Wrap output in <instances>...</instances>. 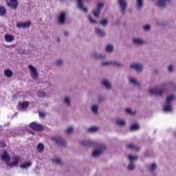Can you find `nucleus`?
<instances>
[{
    "mask_svg": "<svg viewBox=\"0 0 176 176\" xmlns=\"http://www.w3.org/2000/svg\"><path fill=\"white\" fill-rule=\"evenodd\" d=\"M80 144L82 146H87L89 148L95 147V151L91 153L92 157H99V156H101L107 151V146L105 144H102L96 146V142L91 140H83L80 142Z\"/></svg>",
    "mask_w": 176,
    "mask_h": 176,
    "instance_id": "obj_1",
    "label": "nucleus"
},
{
    "mask_svg": "<svg viewBox=\"0 0 176 176\" xmlns=\"http://www.w3.org/2000/svg\"><path fill=\"white\" fill-rule=\"evenodd\" d=\"M16 115H17V113H15V116H16Z\"/></svg>",
    "mask_w": 176,
    "mask_h": 176,
    "instance_id": "obj_60",
    "label": "nucleus"
},
{
    "mask_svg": "<svg viewBox=\"0 0 176 176\" xmlns=\"http://www.w3.org/2000/svg\"><path fill=\"white\" fill-rule=\"evenodd\" d=\"M31 21H26L25 23L18 22L16 24V28H30L32 25Z\"/></svg>",
    "mask_w": 176,
    "mask_h": 176,
    "instance_id": "obj_15",
    "label": "nucleus"
},
{
    "mask_svg": "<svg viewBox=\"0 0 176 176\" xmlns=\"http://www.w3.org/2000/svg\"><path fill=\"white\" fill-rule=\"evenodd\" d=\"M129 81L131 85H133V86H138V87H141V83L137 80V79L134 78L129 77Z\"/></svg>",
    "mask_w": 176,
    "mask_h": 176,
    "instance_id": "obj_19",
    "label": "nucleus"
},
{
    "mask_svg": "<svg viewBox=\"0 0 176 176\" xmlns=\"http://www.w3.org/2000/svg\"><path fill=\"white\" fill-rule=\"evenodd\" d=\"M103 101H105V98L102 96L98 98V102H103Z\"/></svg>",
    "mask_w": 176,
    "mask_h": 176,
    "instance_id": "obj_50",
    "label": "nucleus"
},
{
    "mask_svg": "<svg viewBox=\"0 0 176 176\" xmlns=\"http://www.w3.org/2000/svg\"><path fill=\"white\" fill-rule=\"evenodd\" d=\"M64 34L65 36H68L69 35V32H68L67 31H65Z\"/></svg>",
    "mask_w": 176,
    "mask_h": 176,
    "instance_id": "obj_55",
    "label": "nucleus"
},
{
    "mask_svg": "<svg viewBox=\"0 0 176 176\" xmlns=\"http://www.w3.org/2000/svg\"><path fill=\"white\" fill-rule=\"evenodd\" d=\"M4 39L6 42H13V41H14V36L10 34H6Z\"/></svg>",
    "mask_w": 176,
    "mask_h": 176,
    "instance_id": "obj_26",
    "label": "nucleus"
},
{
    "mask_svg": "<svg viewBox=\"0 0 176 176\" xmlns=\"http://www.w3.org/2000/svg\"><path fill=\"white\" fill-rule=\"evenodd\" d=\"M67 17V13L65 12H63L58 16V22L61 25H64L65 24V19Z\"/></svg>",
    "mask_w": 176,
    "mask_h": 176,
    "instance_id": "obj_13",
    "label": "nucleus"
},
{
    "mask_svg": "<svg viewBox=\"0 0 176 176\" xmlns=\"http://www.w3.org/2000/svg\"><path fill=\"white\" fill-rule=\"evenodd\" d=\"M130 69H134L138 74H141L144 71V65L140 63H132L129 65Z\"/></svg>",
    "mask_w": 176,
    "mask_h": 176,
    "instance_id": "obj_4",
    "label": "nucleus"
},
{
    "mask_svg": "<svg viewBox=\"0 0 176 176\" xmlns=\"http://www.w3.org/2000/svg\"><path fill=\"white\" fill-rule=\"evenodd\" d=\"M98 131V127L97 126H92L89 128L88 131L89 133H94L95 131Z\"/></svg>",
    "mask_w": 176,
    "mask_h": 176,
    "instance_id": "obj_42",
    "label": "nucleus"
},
{
    "mask_svg": "<svg viewBox=\"0 0 176 176\" xmlns=\"http://www.w3.org/2000/svg\"><path fill=\"white\" fill-rule=\"evenodd\" d=\"M111 65H114V67H117L118 68L124 67V65L118 60H111Z\"/></svg>",
    "mask_w": 176,
    "mask_h": 176,
    "instance_id": "obj_22",
    "label": "nucleus"
},
{
    "mask_svg": "<svg viewBox=\"0 0 176 176\" xmlns=\"http://www.w3.org/2000/svg\"><path fill=\"white\" fill-rule=\"evenodd\" d=\"M125 112H126V113H129V115H135V111H133V110H131V109H130V108L126 109Z\"/></svg>",
    "mask_w": 176,
    "mask_h": 176,
    "instance_id": "obj_45",
    "label": "nucleus"
},
{
    "mask_svg": "<svg viewBox=\"0 0 176 176\" xmlns=\"http://www.w3.org/2000/svg\"><path fill=\"white\" fill-rule=\"evenodd\" d=\"M129 162H132V163H134V162H135V160H138V156L137 155H129Z\"/></svg>",
    "mask_w": 176,
    "mask_h": 176,
    "instance_id": "obj_34",
    "label": "nucleus"
},
{
    "mask_svg": "<svg viewBox=\"0 0 176 176\" xmlns=\"http://www.w3.org/2000/svg\"><path fill=\"white\" fill-rule=\"evenodd\" d=\"M28 69L31 72V76L33 79L36 80L38 79V78H39V74H38V71L36 70V68H35L32 65H29Z\"/></svg>",
    "mask_w": 176,
    "mask_h": 176,
    "instance_id": "obj_9",
    "label": "nucleus"
},
{
    "mask_svg": "<svg viewBox=\"0 0 176 176\" xmlns=\"http://www.w3.org/2000/svg\"><path fill=\"white\" fill-rule=\"evenodd\" d=\"M39 116L40 118H45V116H46V114H45V113L40 112Z\"/></svg>",
    "mask_w": 176,
    "mask_h": 176,
    "instance_id": "obj_53",
    "label": "nucleus"
},
{
    "mask_svg": "<svg viewBox=\"0 0 176 176\" xmlns=\"http://www.w3.org/2000/svg\"><path fill=\"white\" fill-rule=\"evenodd\" d=\"M6 3H8L10 0H5Z\"/></svg>",
    "mask_w": 176,
    "mask_h": 176,
    "instance_id": "obj_59",
    "label": "nucleus"
},
{
    "mask_svg": "<svg viewBox=\"0 0 176 176\" xmlns=\"http://www.w3.org/2000/svg\"><path fill=\"white\" fill-rule=\"evenodd\" d=\"M74 131V128L72 126L69 127L67 130H66V133L67 134H72V132Z\"/></svg>",
    "mask_w": 176,
    "mask_h": 176,
    "instance_id": "obj_47",
    "label": "nucleus"
},
{
    "mask_svg": "<svg viewBox=\"0 0 176 176\" xmlns=\"http://www.w3.org/2000/svg\"><path fill=\"white\" fill-rule=\"evenodd\" d=\"M52 162L55 163V164H59V166H61L63 164V160L60 158H55L52 160Z\"/></svg>",
    "mask_w": 176,
    "mask_h": 176,
    "instance_id": "obj_38",
    "label": "nucleus"
},
{
    "mask_svg": "<svg viewBox=\"0 0 176 176\" xmlns=\"http://www.w3.org/2000/svg\"><path fill=\"white\" fill-rule=\"evenodd\" d=\"M91 111L95 115H97L98 113V105L94 104L91 107Z\"/></svg>",
    "mask_w": 176,
    "mask_h": 176,
    "instance_id": "obj_36",
    "label": "nucleus"
},
{
    "mask_svg": "<svg viewBox=\"0 0 176 176\" xmlns=\"http://www.w3.org/2000/svg\"><path fill=\"white\" fill-rule=\"evenodd\" d=\"M120 20H119V19H117L116 21H115V23H114V24H115V25H120Z\"/></svg>",
    "mask_w": 176,
    "mask_h": 176,
    "instance_id": "obj_51",
    "label": "nucleus"
},
{
    "mask_svg": "<svg viewBox=\"0 0 176 176\" xmlns=\"http://www.w3.org/2000/svg\"><path fill=\"white\" fill-rule=\"evenodd\" d=\"M174 71H175V67L174 66V65H169L168 66V72L170 74H173V72H174Z\"/></svg>",
    "mask_w": 176,
    "mask_h": 176,
    "instance_id": "obj_39",
    "label": "nucleus"
},
{
    "mask_svg": "<svg viewBox=\"0 0 176 176\" xmlns=\"http://www.w3.org/2000/svg\"><path fill=\"white\" fill-rule=\"evenodd\" d=\"M132 43L135 46H142L145 43V41L138 37H135L132 39Z\"/></svg>",
    "mask_w": 176,
    "mask_h": 176,
    "instance_id": "obj_16",
    "label": "nucleus"
},
{
    "mask_svg": "<svg viewBox=\"0 0 176 176\" xmlns=\"http://www.w3.org/2000/svg\"><path fill=\"white\" fill-rule=\"evenodd\" d=\"M148 168L151 174H155V171H156V170L157 168V165L156 164V163L151 164L148 166Z\"/></svg>",
    "mask_w": 176,
    "mask_h": 176,
    "instance_id": "obj_21",
    "label": "nucleus"
},
{
    "mask_svg": "<svg viewBox=\"0 0 176 176\" xmlns=\"http://www.w3.org/2000/svg\"><path fill=\"white\" fill-rule=\"evenodd\" d=\"M1 160H3L4 162H6V166H8V167H16V166H19V162H20V157L15 156L12 157V160H14L12 162H10V155H9V154L8 153V151H6V150L3 151V154L1 156Z\"/></svg>",
    "mask_w": 176,
    "mask_h": 176,
    "instance_id": "obj_2",
    "label": "nucleus"
},
{
    "mask_svg": "<svg viewBox=\"0 0 176 176\" xmlns=\"http://www.w3.org/2000/svg\"><path fill=\"white\" fill-rule=\"evenodd\" d=\"M163 93H164V88L162 87L151 88L149 89V94L151 96H157L162 97Z\"/></svg>",
    "mask_w": 176,
    "mask_h": 176,
    "instance_id": "obj_3",
    "label": "nucleus"
},
{
    "mask_svg": "<svg viewBox=\"0 0 176 176\" xmlns=\"http://www.w3.org/2000/svg\"><path fill=\"white\" fill-rule=\"evenodd\" d=\"M55 65H56V67H63V65H64V59L59 58L56 60L55 62Z\"/></svg>",
    "mask_w": 176,
    "mask_h": 176,
    "instance_id": "obj_30",
    "label": "nucleus"
},
{
    "mask_svg": "<svg viewBox=\"0 0 176 176\" xmlns=\"http://www.w3.org/2000/svg\"><path fill=\"white\" fill-rule=\"evenodd\" d=\"M30 127L34 130V131H43L45 130V126L43 124H36L35 122H32L30 124Z\"/></svg>",
    "mask_w": 176,
    "mask_h": 176,
    "instance_id": "obj_8",
    "label": "nucleus"
},
{
    "mask_svg": "<svg viewBox=\"0 0 176 176\" xmlns=\"http://www.w3.org/2000/svg\"><path fill=\"white\" fill-rule=\"evenodd\" d=\"M18 53H19V54H24V53H25V50L23 49V47L19 48V49L18 50Z\"/></svg>",
    "mask_w": 176,
    "mask_h": 176,
    "instance_id": "obj_49",
    "label": "nucleus"
},
{
    "mask_svg": "<svg viewBox=\"0 0 176 176\" xmlns=\"http://www.w3.org/2000/svg\"><path fill=\"white\" fill-rule=\"evenodd\" d=\"M174 101V95H169L166 97V104H169L171 105V102Z\"/></svg>",
    "mask_w": 176,
    "mask_h": 176,
    "instance_id": "obj_29",
    "label": "nucleus"
},
{
    "mask_svg": "<svg viewBox=\"0 0 176 176\" xmlns=\"http://www.w3.org/2000/svg\"><path fill=\"white\" fill-rule=\"evenodd\" d=\"M30 134H32V135H35V132L30 131L29 132Z\"/></svg>",
    "mask_w": 176,
    "mask_h": 176,
    "instance_id": "obj_57",
    "label": "nucleus"
},
{
    "mask_svg": "<svg viewBox=\"0 0 176 176\" xmlns=\"http://www.w3.org/2000/svg\"><path fill=\"white\" fill-rule=\"evenodd\" d=\"M109 22V21H108V19L105 18L100 20L99 23L100 24H101V25H102V27H107V25H108Z\"/></svg>",
    "mask_w": 176,
    "mask_h": 176,
    "instance_id": "obj_33",
    "label": "nucleus"
},
{
    "mask_svg": "<svg viewBox=\"0 0 176 176\" xmlns=\"http://www.w3.org/2000/svg\"><path fill=\"white\" fill-rule=\"evenodd\" d=\"M56 40H57L58 42H60V38H59V37H58V38H56Z\"/></svg>",
    "mask_w": 176,
    "mask_h": 176,
    "instance_id": "obj_58",
    "label": "nucleus"
},
{
    "mask_svg": "<svg viewBox=\"0 0 176 176\" xmlns=\"http://www.w3.org/2000/svg\"><path fill=\"white\" fill-rule=\"evenodd\" d=\"M108 65H112V61H106L102 63V67H107Z\"/></svg>",
    "mask_w": 176,
    "mask_h": 176,
    "instance_id": "obj_46",
    "label": "nucleus"
},
{
    "mask_svg": "<svg viewBox=\"0 0 176 176\" xmlns=\"http://www.w3.org/2000/svg\"><path fill=\"white\" fill-rule=\"evenodd\" d=\"M91 57L95 60H104V58H107V55L104 54H100L97 52H94L91 53Z\"/></svg>",
    "mask_w": 176,
    "mask_h": 176,
    "instance_id": "obj_11",
    "label": "nucleus"
},
{
    "mask_svg": "<svg viewBox=\"0 0 176 176\" xmlns=\"http://www.w3.org/2000/svg\"><path fill=\"white\" fill-rule=\"evenodd\" d=\"M104 8V3H98L97 8L94 10L93 14L94 17H100V14H101L102 9Z\"/></svg>",
    "mask_w": 176,
    "mask_h": 176,
    "instance_id": "obj_7",
    "label": "nucleus"
},
{
    "mask_svg": "<svg viewBox=\"0 0 176 176\" xmlns=\"http://www.w3.org/2000/svg\"><path fill=\"white\" fill-rule=\"evenodd\" d=\"M126 149H131V151H135V152H140V147L136 146L133 144L126 145Z\"/></svg>",
    "mask_w": 176,
    "mask_h": 176,
    "instance_id": "obj_20",
    "label": "nucleus"
},
{
    "mask_svg": "<svg viewBox=\"0 0 176 176\" xmlns=\"http://www.w3.org/2000/svg\"><path fill=\"white\" fill-rule=\"evenodd\" d=\"M0 146L5 148V146H6V143H5V142H0Z\"/></svg>",
    "mask_w": 176,
    "mask_h": 176,
    "instance_id": "obj_52",
    "label": "nucleus"
},
{
    "mask_svg": "<svg viewBox=\"0 0 176 176\" xmlns=\"http://www.w3.org/2000/svg\"><path fill=\"white\" fill-rule=\"evenodd\" d=\"M167 3H171V0H159L157 5L160 9H164L167 6Z\"/></svg>",
    "mask_w": 176,
    "mask_h": 176,
    "instance_id": "obj_14",
    "label": "nucleus"
},
{
    "mask_svg": "<svg viewBox=\"0 0 176 176\" xmlns=\"http://www.w3.org/2000/svg\"><path fill=\"white\" fill-rule=\"evenodd\" d=\"M31 166H32V162L31 161L29 162H25L23 164H21L20 165L21 168H22V170H27L28 168H30V167H31Z\"/></svg>",
    "mask_w": 176,
    "mask_h": 176,
    "instance_id": "obj_18",
    "label": "nucleus"
},
{
    "mask_svg": "<svg viewBox=\"0 0 176 176\" xmlns=\"http://www.w3.org/2000/svg\"><path fill=\"white\" fill-rule=\"evenodd\" d=\"M163 111L164 112H173V107H171V104L166 103L164 105Z\"/></svg>",
    "mask_w": 176,
    "mask_h": 176,
    "instance_id": "obj_24",
    "label": "nucleus"
},
{
    "mask_svg": "<svg viewBox=\"0 0 176 176\" xmlns=\"http://www.w3.org/2000/svg\"><path fill=\"white\" fill-rule=\"evenodd\" d=\"M37 149L39 153H41V152H43V149H45V146L42 143H38V144L37 145Z\"/></svg>",
    "mask_w": 176,
    "mask_h": 176,
    "instance_id": "obj_37",
    "label": "nucleus"
},
{
    "mask_svg": "<svg viewBox=\"0 0 176 176\" xmlns=\"http://www.w3.org/2000/svg\"><path fill=\"white\" fill-rule=\"evenodd\" d=\"M136 6L138 10H141L144 8V0H136Z\"/></svg>",
    "mask_w": 176,
    "mask_h": 176,
    "instance_id": "obj_25",
    "label": "nucleus"
},
{
    "mask_svg": "<svg viewBox=\"0 0 176 176\" xmlns=\"http://www.w3.org/2000/svg\"><path fill=\"white\" fill-rule=\"evenodd\" d=\"M10 134H11V135H13V137H16V135H19V134H17V133H13V131H11V133H10Z\"/></svg>",
    "mask_w": 176,
    "mask_h": 176,
    "instance_id": "obj_56",
    "label": "nucleus"
},
{
    "mask_svg": "<svg viewBox=\"0 0 176 176\" xmlns=\"http://www.w3.org/2000/svg\"><path fill=\"white\" fill-rule=\"evenodd\" d=\"M88 19L92 24H98V22L96 19H93L90 15H89Z\"/></svg>",
    "mask_w": 176,
    "mask_h": 176,
    "instance_id": "obj_44",
    "label": "nucleus"
},
{
    "mask_svg": "<svg viewBox=\"0 0 176 176\" xmlns=\"http://www.w3.org/2000/svg\"><path fill=\"white\" fill-rule=\"evenodd\" d=\"M127 170H129V171H133V170H135V164H134V162H129V166H127Z\"/></svg>",
    "mask_w": 176,
    "mask_h": 176,
    "instance_id": "obj_32",
    "label": "nucleus"
},
{
    "mask_svg": "<svg viewBox=\"0 0 176 176\" xmlns=\"http://www.w3.org/2000/svg\"><path fill=\"white\" fill-rule=\"evenodd\" d=\"M118 5L120 7V12L123 16L126 15V10H127V1L126 0H118Z\"/></svg>",
    "mask_w": 176,
    "mask_h": 176,
    "instance_id": "obj_5",
    "label": "nucleus"
},
{
    "mask_svg": "<svg viewBox=\"0 0 176 176\" xmlns=\"http://www.w3.org/2000/svg\"><path fill=\"white\" fill-rule=\"evenodd\" d=\"M105 52H107V53H112L113 52V45H107L105 47Z\"/></svg>",
    "mask_w": 176,
    "mask_h": 176,
    "instance_id": "obj_28",
    "label": "nucleus"
},
{
    "mask_svg": "<svg viewBox=\"0 0 176 176\" xmlns=\"http://www.w3.org/2000/svg\"><path fill=\"white\" fill-rule=\"evenodd\" d=\"M4 75L7 76V78H12V76H13V72L10 69H6L4 70Z\"/></svg>",
    "mask_w": 176,
    "mask_h": 176,
    "instance_id": "obj_27",
    "label": "nucleus"
},
{
    "mask_svg": "<svg viewBox=\"0 0 176 176\" xmlns=\"http://www.w3.org/2000/svg\"><path fill=\"white\" fill-rule=\"evenodd\" d=\"M6 14V8L3 6H0V16L3 17Z\"/></svg>",
    "mask_w": 176,
    "mask_h": 176,
    "instance_id": "obj_35",
    "label": "nucleus"
},
{
    "mask_svg": "<svg viewBox=\"0 0 176 176\" xmlns=\"http://www.w3.org/2000/svg\"><path fill=\"white\" fill-rule=\"evenodd\" d=\"M129 130L131 131H137L140 130V124L139 123H134L131 125L129 127Z\"/></svg>",
    "mask_w": 176,
    "mask_h": 176,
    "instance_id": "obj_23",
    "label": "nucleus"
},
{
    "mask_svg": "<svg viewBox=\"0 0 176 176\" xmlns=\"http://www.w3.org/2000/svg\"><path fill=\"white\" fill-rule=\"evenodd\" d=\"M116 124H118V126H123L126 125V121L124 120L117 119L116 120Z\"/></svg>",
    "mask_w": 176,
    "mask_h": 176,
    "instance_id": "obj_31",
    "label": "nucleus"
},
{
    "mask_svg": "<svg viewBox=\"0 0 176 176\" xmlns=\"http://www.w3.org/2000/svg\"><path fill=\"white\" fill-rule=\"evenodd\" d=\"M38 97H40L41 98H43V97H46V94L43 91H38Z\"/></svg>",
    "mask_w": 176,
    "mask_h": 176,
    "instance_id": "obj_43",
    "label": "nucleus"
},
{
    "mask_svg": "<svg viewBox=\"0 0 176 176\" xmlns=\"http://www.w3.org/2000/svg\"><path fill=\"white\" fill-rule=\"evenodd\" d=\"M155 24L156 25H162V22L160 21H156Z\"/></svg>",
    "mask_w": 176,
    "mask_h": 176,
    "instance_id": "obj_54",
    "label": "nucleus"
},
{
    "mask_svg": "<svg viewBox=\"0 0 176 176\" xmlns=\"http://www.w3.org/2000/svg\"><path fill=\"white\" fill-rule=\"evenodd\" d=\"M144 31H149L151 30V25H145L143 26Z\"/></svg>",
    "mask_w": 176,
    "mask_h": 176,
    "instance_id": "obj_48",
    "label": "nucleus"
},
{
    "mask_svg": "<svg viewBox=\"0 0 176 176\" xmlns=\"http://www.w3.org/2000/svg\"><path fill=\"white\" fill-rule=\"evenodd\" d=\"M7 5L8 8H10L13 10H16L17 8L19 7V0H10Z\"/></svg>",
    "mask_w": 176,
    "mask_h": 176,
    "instance_id": "obj_12",
    "label": "nucleus"
},
{
    "mask_svg": "<svg viewBox=\"0 0 176 176\" xmlns=\"http://www.w3.org/2000/svg\"><path fill=\"white\" fill-rule=\"evenodd\" d=\"M29 105H30V103L28 102H27V101H25V102L21 103V107L23 109H25V108H28Z\"/></svg>",
    "mask_w": 176,
    "mask_h": 176,
    "instance_id": "obj_41",
    "label": "nucleus"
},
{
    "mask_svg": "<svg viewBox=\"0 0 176 176\" xmlns=\"http://www.w3.org/2000/svg\"><path fill=\"white\" fill-rule=\"evenodd\" d=\"M94 31L96 35H97V36H98L99 38H104V36H107V32H105V30L101 29L99 27H95Z\"/></svg>",
    "mask_w": 176,
    "mask_h": 176,
    "instance_id": "obj_10",
    "label": "nucleus"
},
{
    "mask_svg": "<svg viewBox=\"0 0 176 176\" xmlns=\"http://www.w3.org/2000/svg\"><path fill=\"white\" fill-rule=\"evenodd\" d=\"M64 102L68 107H71V98L69 97H65V99H64Z\"/></svg>",
    "mask_w": 176,
    "mask_h": 176,
    "instance_id": "obj_40",
    "label": "nucleus"
},
{
    "mask_svg": "<svg viewBox=\"0 0 176 176\" xmlns=\"http://www.w3.org/2000/svg\"><path fill=\"white\" fill-rule=\"evenodd\" d=\"M102 85L107 89V90H111L112 89V82L108 79H103L101 81Z\"/></svg>",
    "mask_w": 176,
    "mask_h": 176,
    "instance_id": "obj_17",
    "label": "nucleus"
},
{
    "mask_svg": "<svg viewBox=\"0 0 176 176\" xmlns=\"http://www.w3.org/2000/svg\"><path fill=\"white\" fill-rule=\"evenodd\" d=\"M52 141H54V142L58 144L60 146H63L64 148L67 146V142L61 137H54L52 138Z\"/></svg>",
    "mask_w": 176,
    "mask_h": 176,
    "instance_id": "obj_6",
    "label": "nucleus"
}]
</instances>
